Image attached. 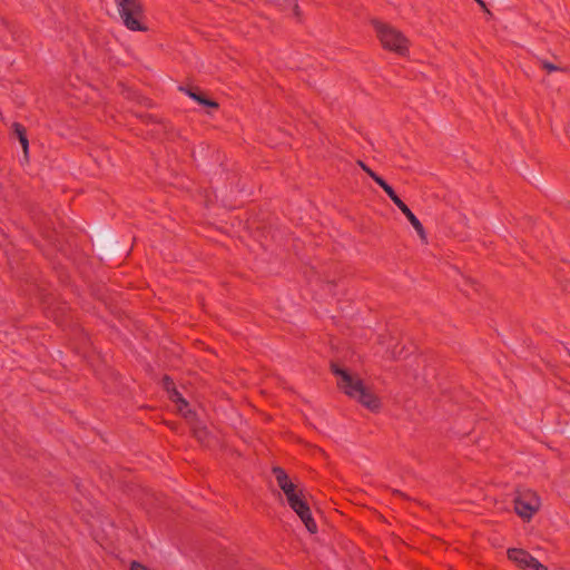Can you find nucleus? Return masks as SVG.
<instances>
[{
	"label": "nucleus",
	"instance_id": "12",
	"mask_svg": "<svg viewBox=\"0 0 570 570\" xmlns=\"http://www.w3.org/2000/svg\"><path fill=\"white\" fill-rule=\"evenodd\" d=\"M186 94L194 100H196L197 102H199L200 105H204L206 107H212V108H217L218 105L217 102L213 101V100H209V99H206L204 97H202L200 95L196 94V92H193L190 90H186Z\"/></svg>",
	"mask_w": 570,
	"mask_h": 570
},
{
	"label": "nucleus",
	"instance_id": "9",
	"mask_svg": "<svg viewBox=\"0 0 570 570\" xmlns=\"http://www.w3.org/2000/svg\"><path fill=\"white\" fill-rule=\"evenodd\" d=\"M13 130H14V134L17 135L21 146H22V149H23V153L26 155V157L28 156V148H29V142H28V138H27V135H26V129L23 128L22 125L18 124V122H14L13 124Z\"/></svg>",
	"mask_w": 570,
	"mask_h": 570
},
{
	"label": "nucleus",
	"instance_id": "5",
	"mask_svg": "<svg viewBox=\"0 0 570 570\" xmlns=\"http://www.w3.org/2000/svg\"><path fill=\"white\" fill-rule=\"evenodd\" d=\"M541 501L538 494L530 489H522L517 492L514 498V510L517 514L525 521L539 511Z\"/></svg>",
	"mask_w": 570,
	"mask_h": 570
},
{
	"label": "nucleus",
	"instance_id": "13",
	"mask_svg": "<svg viewBox=\"0 0 570 570\" xmlns=\"http://www.w3.org/2000/svg\"><path fill=\"white\" fill-rule=\"evenodd\" d=\"M393 203L395 204V206L404 214L406 212H409V207L400 198L397 197L396 199L393 200Z\"/></svg>",
	"mask_w": 570,
	"mask_h": 570
},
{
	"label": "nucleus",
	"instance_id": "3",
	"mask_svg": "<svg viewBox=\"0 0 570 570\" xmlns=\"http://www.w3.org/2000/svg\"><path fill=\"white\" fill-rule=\"evenodd\" d=\"M119 16L131 31H146L144 23V6L140 0H115Z\"/></svg>",
	"mask_w": 570,
	"mask_h": 570
},
{
	"label": "nucleus",
	"instance_id": "1",
	"mask_svg": "<svg viewBox=\"0 0 570 570\" xmlns=\"http://www.w3.org/2000/svg\"><path fill=\"white\" fill-rule=\"evenodd\" d=\"M273 472L291 509L299 517L308 532L316 533L317 525L312 517L303 489L293 483L283 469L275 468Z\"/></svg>",
	"mask_w": 570,
	"mask_h": 570
},
{
	"label": "nucleus",
	"instance_id": "6",
	"mask_svg": "<svg viewBox=\"0 0 570 570\" xmlns=\"http://www.w3.org/2000/svg\"><path fill=\"white\" fill-rule=\"evenodd\" d=\"M508 558L523 570H547L542 563L522 549H509Z\"/></svg>",
	"mask_w": 570,
	"mask_h": 570
},
{
	"label": "nucleus",
	"instance_id": "18",
	"mask_svg": "<svg viewBox=\"0 0 570 570\" xmlns=\"http://www.w3.org/2000/svg\"><path fill=\"white\" fill-rule=\"evenodd\" d=\"M391 355L394 357L396 355L395 351H392Z\"/></svg>",
	"mask_w": 570,
	"mask_h": 570
},
{
	"label": "nucleus",
	"instance_id": "15",
	"mask_svg": "<svg viewBox=\"0 0 570 570\" xmlns=\"http://www.w3.org/2000/svg\"><path fill=\"white\" fill-rule=\"evenodd\" d=\"M130 570H149V569L139 562H132Z\"/></svg>",
	"mask_w": 570,
	"mask_h": 570
},
{
	"label": "nucleus",
	"instance_id": "17",
	"mask_svg": "<svg viewBox=\"0 0 570 570\" xmlns=\"http://www.w3.org/2000/svg\"><path fill=\"white\" fill-rule=\"evenodd\" d=\"M481 8L485 9V3L483 0H474Z\"/></svg>",
	"mask_w": 570,
	"mask_h": 570
},
{
	"label": "nucleus",
	"instance_id": "14",
	"mask_svg": "<svg viewBox=\"0 0 570 570\" xmlns=\"http://www.w3.org/2000/svg\"><path fill=\"white\" fill-rule=\"evenodd\" d=\"M542 68L546 69L548 72L561 70V68H559L558 66H556L549 61H542Z\"/></svg>",
	"mask_w": 570,
	"mask_h": 570
},
{
	"label": "nucleus",
	"instance_id": "10",
	"mask_svg": "<svg viewBox=\"0 0 570 570\" xmlns=\"http://www.w3.org/2000/svg\"><path fill=\"white\" fill-rule=\"evenodd\" d=\"M372 179L380 186L383 188V190L387 194V196L391 198V200L393 202L394 199H396L399 196L395 194L394 189L382 178L380 177L379 175L376 174H372Z\"/></svg>",
	"mask_w": 570,
	"mask_h": 570
},
{
	"label": "nucleus",
	"instance_id": "11",
	"mask_svg": "<svg viewBox=\"0 0 570 570\" xmlns=\"http://www.w3.org/2000/svg\"><path fill=\"white\" fill-rule=\"evenodd\" d=\"M282 4H283L284 10H287L291 16H293L297 19L301 17L297 0H282Z\"/></svg>",
	"mask_w": 570,
	"mask_h": 570
},
{
	"label": "nucleus",
	"instance_id": "7",
	"mask_svg": "<svg viewBox=\"0 0 570 570\" xmlns=\"http://www.w3.org/2000/svg\"><path fill=\"white\" fill-rule=\"evenodd\" d=\"M164 386L169 394V399L177 405L178 412L186 419L193 420L194 412L189 409L188 403L181 395L175 390L174 383L169 377L164 379Z\"/></svg>",
	"mask_w": 570,
	"mask_h": 570
},
{
	"label": "nucleus",
	"instance_id": "2",
	"mask_svg": "<svg viewBox=\"0 0 570 570\" xmlns=\"http://www.w3.org/2000/svg\"><path fill=\"white\" fill-rule=\"evenodd\" d=\"M332 368L334 374L337 376L338 387L347 396L357 401L372 412H377L381 409V400L357 375L352 374L346 370H342L336 365H333Z\"/></svg>",
	"mask_w": 570,
	"mask_h": 570
},
{
	"label": "nucleus",
	"instance_id": "4",
	"mask_svg": "<svg viewBox=\"0 0 570 570\" xmlns=\"http://www.w3.org/2000/svg\"><path fill=\"white\" fill-rule=\"evenodd\" d=\"M375 30L384 49L401 56L407 52L410 42L401 31L382 22H375Z\"/></svg>",
	"mask_w": 570,
	"mask_h": 570
},
{
	"label": "nucleus",
	"instance_id": "16",
	"mask_svg": "<svg viewBox=\"0 0 570 570\" xmlns=\"http://www.w3.org/2000/svg\"><path fill=\"white\" fill-rule=\"evenodd\" d=\"M360 166L362 169L372 178V174H375L371 168H368L364 163L360 161Z\"/></svg>",
	"mask_w": 570,
	"mask_h": 570
},
{
	"label": "nucleus",
	"instance_id": "8",
	"mask_svg": "<svg viewBox=\"0 0 570 570\" xmlns=\"http://www.w3.org/2000/svg\"><path fill=\"white\" fill-rule=\"evenodd\" d=\"M404 215L406 216L410 224L415 229V232L417 233V235L420 236L422 242L426 243L428 237H426V233H425V229H424L422 223L417 219V217L412 213L411 209H409V212L404 213Z\"/></svg>",
	"mask_w": 570,
	"mask_h": 570
}]
</instances>
